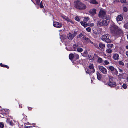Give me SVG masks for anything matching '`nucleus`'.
Here are the masks:
<instances>
[{"instance_id":"nucleus-1","label":"nucleus","mask_w":128,"mask_h":128,"mask_svg":"<svg viewBox=\"0 0 128 128\" xmlns=\"http://www.w3.org/2000/svg\"><path fill=\"white\" fill-rule=\"evenodd\" d=\"M109 29L110 32L114 35L116 36L121 34L122 32L121 29L113 24H112L110 25Z\"/></svg>"},{"instance_id":"nucleus-2","label":"nucleus","mask_w":128,"mask_h":128,"mask_svg":"<svg viewBox=\"0 0 128 128\" xmlns=\"http://www.w3.org/2000/svg\"><path fill=\"white\" fill-rule=\"evenodd\" d=\"M74 7L80 10H84L86 8V6L80 1H77L74 3Z\"/></svg>"},{"instance_id":"nucleus-3","label":"nucleus","mask_w":128,"mask_h":128,"mask_svg":"<svg viewBox=\"0 0 128 128\" xmlns=\"http://www.w3.org/2000/svg\"><path fill=\"white\" fill-rule=\"evenodd\" d=\"M110 36L108 34H106L103 36L102 37V40L107 42H110Z\"/></svg>"},{"instance_id":"nucleus-4","label":"nucleus","mask_w":128,"mask_h":128,"mask_svg":"<svg viewBox=\"0 0 128 128\" xmlns=\"http://www.w3.org/2000/svg\"><path fill=\"white\" fill-rule=\"evenodd\" d=\"M114 78L110 77V82L108 83V84L109 86L111 87H113L115 86L116 85V82H113Z\"/></svg>"},{"instance_id":"nucleus-5","label":"nucleus","mask_w":128,"mask_h":128,"mask_svg":"<svg viewBox=\"0 0 128 128\" xmlns=\"http://www.w3.org/2000/svg\"><path fill=\"white\" fill-rule=\"evenodd\" d=\"M77 34L76 32H74V33L72 34L70 33H69L68 35V39L70 40H72Z\"/></svg>"},{"instance_id":"nucleus-6","label":"nucleus","mask_w":128,"mask_h":128,"mask_svg":"<svg viewBox=\"0 0 128 128\" xmlns=\"http://www.w3.org/2000/svg\"><path fill=\"white\" fill-rule=\"evenodd\" d=\"M99 68L100 70L104 74H106L107 73V70L104 67L102 66H99Z\"/></svg>"},{"instance_id":"nucleus-7","label":"nucleus","mask_w":128,"mask_h":128,"mask_svg":"<svg viewBox=\"0 0 128 128\" xmlns=\"http://www.w3.org/2000/svg\"><path fill=\"white\" fill-rule=\"evenodd\" d=\"M98 15L100 18H104L106 16V12L104 10H101L99 12Z\"/></svg>"},{"instance_id":"nucleus-8","label":"nucleus","mask_w":128,"mask_h":128,"mask_svg":"<svg viewBox=\"0 0 128 128\" xmlns=\"http://www.w3.org/2000/svg\"><path fill=\"white\" fill-rule=\"evenodd\" d=\"M90 18L88 17H86L84 20V22H80V24L84 26V27L85 26L83 24H85V25H87L88 23H86V22L89 20Z\"/></svg>"},{"instance_id":"nucleus-9","label":"nucleus","mask_w":128,"mask_h":128,"mask_svg":"<svg viewBox=\"0 0 128 128\" xmlns=\"http://www.w3.org/2000/svg\"><path fill=\"white\" fill-rule=\"evenodd\" d=\"M109 18H110L109 17H106V18L102 19L103 26H106L108 24L109 21L108 20Z\"/></svg>"},{"instance_id":"nucleus-10","label":"nucleus","mask_w":128,"mask_h":128,"mask_svg":"<svg viewBox=\"0 0 128 128\" xmlns=\"http://www.w3.org/2000/svg\"><path fill=\"white\" fill-rule=\"evenodd\" d=\"M53 25L54 27L58 28H60L61 27H62V24L60 23H59L57 22H54L53 23Z\"/></svg>"},{"instance_id":"nucleus-11","label":"nucleus","mask_w":128,"mask_h":128,"mask_svg":"<svg viewBox=\"0 0 128 128\" xmlns=\"http://www.w3.org/2000/svg\"><path fill=\"white\" fill-rule=\"evenodd\" d=\"M62 16L64 19L65 20L67 21L68 22L71 23L72 24H73V22L68 17L64 16Z\"/></svg>"},{"instance_id":"nucleus-12","label":"nucleus","mask_w":128,"mask_h":128,"mask_svg":"<svg viewBox=\"0 0 128 128\" xmlns=\"http://www.w3.org/2000/svg\"><path fill=\"white\" fill-rule=\"evenodd\" d=\"M103 21L102 19L98 21L97 23V26L100 27L103 26Z\"/></svg>"},{"instance_id":"nucleus-13","label":"nucleus","mask_w":128,"mask_h":128,"mask_svg":"<svg viewBox=\"0 0 128 128\" xmlns=\"http://www.w3.org/2000/svg\"><path fill=\"white\" fill-rule=\"evenodd\" d=\"M89 12L92 16H94L96 14V10L94 9L91 10L89 11Z\"/></svg>"},{"instance_id":"nucleus-14","label":"nucleus","mask_w":128,"mask_h":128,"mask_svg":"<svg viewBox=\"0 0 128 128\" xmlns=\"http://www.w3.org/2000/svg\"><path fill=\"white\" fill-rule=\"evenodd\" d=\"M113 58L114 60H117L119 59L120 57L118 54H113Z\"/></svg>"},{"instance_id":"nucleus-15","label":"nucleus","mask_w":128,"mask_h":128,"mask_svg":"<svg viewBox=\"0 0 128 128\" xmlns=\"http://www.w3.org/2000/svg\"><path fill=\"white\" fill-rule=\"evenodd\" d=\"M123 19V17L121 15H119L116 18V20L118 22V21H122Z\"/></svg>"},{"instance_id":"nucleus-16","label":"nucleus","mask_w":128,"mask_h":128,"mask_svg":"<svg viewBox=\"0 0 128 128\" xmlns=\"http://www.w3.org/2000/svg\"><path fill=\"white\" fill-rule=\"evenodd\" d=\"M88 68L91 70V71L92 72H94L95 70L94 69L93 65L92 64H91L89 65Z\"/></svg>"},{"instance_id":"nucleus-17","label":"nucleus","mask_w":128,"mask_h":128,"mask_svg":"<svg viewBox=\"0 0 128 128\" xmlns=\"http://www.w3.org/2000/svg\"><path fill=\"white\" fill-rule=\"evenodd\" d=\"M83 38L84 39L87 41L88 42L92 44H94V43L92 42L88 38H86L85 36H84L83 37Z\"/></svg>"},{"instance_id":"nucleus-18","label":"nucleus","mask_w":128,"mask_h":128,"mask_svg":"<svg viewBox=\"0 0 128 128\" xmlns=\"http://www.w3.org/2000/svg\"><path fill=\"white\" fill-rule=\"evenodd\" d=\"M96 74L98 79L99 80H100L102 78V75L100 73L98 72H97Z\"/></svg>"},{"instance_id":"nucleus-19","label":"nucleus","mask_w":128,"mask_h":128,"mask_svg":"<svg viewBox=\"0 0 128 128\" xmlns=\"http://www.w3.org/2000/svg\"><path fill=\"white\" fill-rule=\"evenodd\" d=\"M85 70L86 73L89 74L90 75H91L92 74L94 73L92 72L91 71V70L88 68L87 70L86 69H85Z\"/></svg>"},{"instance_id":"nucleus-20","label":"nucleus","mask_w":128,"mask_h":128,"mask_svg":"<svg viewBox=\"0 0 128 128\" xmlns=\"http://www.w3.org/2000/svg\"><path fill=\"white\" fill-rule=\"evenodd\" d=\"M69 58L71 60H73V59L74 58V54H70L69 56Z\"/></svg>"},{"instance_id":"nucleus-21","label":"nucleus","mask_w":128,"mask_h":128,"mask_svg":"<svg viewBox=\"0 0 128 128\" xmlns=\"http://www.w3.org/2000/svg\"><path fill=\"white\" fill-rule=\"evenodd\" d=\"M106 52L107 53L110 54L112 53V50L110 48H108L106 49Z\"/></svg>"},{"instance_id":"nucleus-22","label":"nucleus","mask_w":128,"mask_h":128,"mask_svg":"<svg viewBox=\"0 0 128 128\" xmlns=\"http://www.w3.org/2000/svg\"><path fill=\"white\" fill-rule=\"evenodd\" d=\"M83 25L84 26H85V27H86L88 26H90L91 27H92L94 26V24L93 23H91L90 24L88 23V24H87V25H85V24H84Z\"/></svg>"},{"instance_id":"nucleus-23","label":"nucleus","mask_w":128,"mask_h":128,"mask_svg":"<svg viewBox=\"0 0 128 128\" xmlns=\"http://www.w3.org/2000/svg\"><path fill=\"white\" fill-rule=\"evenodd\" d=\"M112 73L116 75L118 74V72L115 68L112 71Z\"/></svg>"},{"instance_id":"nucleus-24","label":"nucleus","mask_w":128,"mask_h":128,"mask_svg":"<svg viewBox=\"0 0 128 128\" xmlns=\"http://www.w3.org/2000/svg\"><path fill=\"white\" fill-rule=\"evenodd\" d=\"M99 46L100 48L102 49H103L105 47V45L103 44L102 43L100 44H99Z\"/></svg>"},{"instance_id":"nucleus-25","label":"nucleus","mask_w":128,"mask_h":128,"mask_svg":"<svg viewBox=\"0 0 128 128\" xmlns=\"http://www.w3.org/2000/svg\"><path fill=\"white\" fill-rule=\"evenodd\" d=\"M90 2L91 3L94 4H98V3L96 1V0H90Z\"/></svg>"},{"instance_id":"nucleus-26","label":"nucleus","mask_w":128,"mask_h":128,"mask_svg":"<svg viewBox=\"0 0 128 128\" xmlns=\"http://www.w3.org/2000/svg\"><path fill=\"white\" fill-rule=\"evenodd\" d=\"M78 45L76 44H74L73 46V50L74 51H76L77 48H78Z\"/></svg>"},{"instance_id":"nucleus-27","label":"nucleus","mask_w":128,"mask_h":128,"mask_svg":"<svg viewBox=\"0 0 128 128\" xmlns=\"http://www.w3.org/2000/svg\"><path fill=\"white\" fill-rule=\"evenodd\" d=\"M109 69L110 70L113 71L115 69L114 67L112 66H108Z\"/></svg>"},{"instance_id":"nucleus-28","label":"nucleus","mask_w":128,"mask_h":128,"mask_svg":"<svg viewBox=\"0 0 128 128\" xmlns=\"http://www.w3.org/2000/svg\"><path fill=\"white\" fill-rule=\"evenodd\" d=\"M74 58H75V59H78L79 58V56L78 54H74Z\"/></svg>"},{"instance_id":"nucleus-29","label":"nucleus","mask_w":128,"mask_h":128,"mask_svg":"<svg viewBox=\"0 0 128 128\" xmlns=\"http://www.w3.org/2000/svg\"><path fill=\"white\" fill-rule=\"evenodd\" d=\"M77 51L78 52H81L83 51V49L81 48H78Z\"/></svg>"},{"instance_id":"nucleus-30","label":"nucleus","mask_w":128,"mask_h":128,"mask_svg":"<svg viewBox=\"0 0 128 128\" xmlns=\"http://www.w3.org/2000/svg\"><path fill=\"white\" fill-rule=\"evenodd\" d=\"M0 66H1L2 67L7 68H9V67L7 66L3 65L2 63L0 64Z\"/></svg>"},{"instance_id":"nucleus-31","label":"nucleus","mask_w":128,"mask_h":128,"mask_svg":"<svg viewBox=\"0 0 128 128\" xmlns=\"http://www.w3.org/2000/svg\"><path fill=\"white\" fill-rule=\"evenodd\" d=\"M84 36V34L82 33H81L78 36H77L78 38H80Z\"/></svg>"},{"instance_id":"nucleus-32","label":"nucleus","mask_w":128,"mask_h":128,"mask_svg":"<svg viewBox=\"0 0 128 128\" xmlns=\"http://www.w3.org/2000/svg\"><path fill=\"white\" fill-rule=\"evenodd\" d=\"M113 45L112 44H108L107 47L108 48H112L113 46Z\"/></svg>"},{"instance_id":"nucleus-33","label":"nucleus","mask_w":128,"mask_h":128,"mask_svg":"<svg viewBox=\"0 0 128 128\" xmlns=\"http://www.w3.org/2000/svg\"><path fill=\"white\" fill-rule=\"evenodd\" d=\"M122 87L124 89H126L127 88L126 85L124 84H123V85L122 86Z\"/></svg>"},{"instance_id":"nucleus-34","label":"nucleus","mask_w":128,"mask_h":128,"mask_svg":"<svg viewBox=\"0 0 128 128\" xmlns=\"http://www.w3.org/2000/svg\"><path fill=\"white\" fill-rule=\"evenodd\" d=\"M86 30L88 32H90L91 31V28L90 27H88L86 28Z\"/></svg>"},{"instance_id":"nucleus-35","label":"nucleus","mask_w":128,"mask_h":128,"mask_svg":"<svg viewBox=\"0 0 128 128\" xmlns=\"http://www.w3.org/2000/svg\"><path fill=\"white\" fill-rule=\"evenodd\" d=\"M102 59L100 58H98V62L99 63H101L102 62Z\"/></svg>"},{"instance_id":"nucleus-36","label":"nucleus","mask_w":128,"mask_h":128,"mask_svg":"<svg viewBox=\"0 0 128 128\" xmlns=\"http://www.w3.org/2000/svg\"><path fill=\"white\" fill-rule=\"evenodd\" d=\"M118 62L119 64L120 65L124 66V63L122 61H119Z\"/></svg>"},{"instance_id":"nucleus-37","label":"nucleus","mask_w":128,"mask_h":128,"mask_svg":"<svg viewBox=\"0 0 128 128\" xmlns=\"http://www.w3.org/2000/svg\"><path fill=\"white\" fill-rule=\"evenodd\" d=\"M75 19L78 22H80V19L79 18V17L78 16L76 17L75 18Z\"/></svg>"},{"instance_id":"nucleus-38","label":"nucleus","mask_w":128,"mask_h":128,"mask_svg":"<svg viewBox=\"0 0 128 128\" xmlns=\"http://www.w3.org/2000/svg\"><path fill=\"white\" fill-rule=\"evenodd\" d=\"M104 63L106 65H108L110 64L109 62L106 60L104 61Z\"/></svg>"},{"instance_id":"nucleus-39","label":"nucleus","mask_w":128,"mask_h":128,"mask_svg":"<svg viewBox=\"0 0 128 128\" xmlns=\"http://www.w3.org/2000/svg\"><path fill=\"white\" fill-rule=\"evenodd\" d=\"M38 5H39L40 2V0H35Z\"/></svg>"},{"instance_id":"nucleus-40","label":"nucleus","mask_w":128,"mask_h":128,"mask_svg":"<svg viewBox=\"0 0 128 128\" xmlns=\"http://www.w3.org/2000/svg\"><path fill=\"white\" fill-rule=\"evenodd\" d=\"M39 5H40V7L41 8H44V6L43 5L42 2H41L40 4H39Z\"/></svg>"},{"instance_id":"nucleus-41","label":"nucleus","mask_w":128,"mask_h":128,"mask_svg":"<svg viewBox=\"0 0 128 128\" xmlns=\"http://www.w3.org/2000/svg\"><path fill=\"white\" fill-rule=\"evenodd\" d=\"M128 10V8L126 7H124L123 8V10L125 12H126Z\"/></svg>"},{"instance_id":"nucleus-42","label":"nucleus","mask_w":128,"mask_h":128,"mask_svg":"<svg viewBox=\"0 0 128 128\" xmlns=\"http://www.w3.org/2000/svg\"><path fill=\"white\" fill-rule=\"evenodd\" d=\"M124 27L126 28H128V23H126L124 25Z\"/></svg>"},{"instance_id":"nucleus-43","label":"nucleus","mask_w":128,"mask_h":128,"mask_svg":"<svg viewBox=\"0 0 128 128\" xmlns=\"http://www.w3.org/2000/svg\"><path fill=\"white\" fill-rule=\"evenodd\" d=\"M4 124L2 123L0 124V127L2 128H3L4 127Z\"/></svg>"},{"instance_id":"nucleus-44","label":"nucleus","mask_w":128,"mask_h":128,"mask_svg":"<svg viewBox=\"0 0 128 128\" xmlns=\"http://www.w3.org/2000/svg\"><path fill=\"white\" fill-rule=\"evenodd\" d=\"M9 124H10V125L12 126H13L14 125V124L13 123L12 121L10 122H9Z\"/></svg>"},{"instance_id":"nucleus-45","label":"nucleus","mask_w":128,"mask_h":128,"mask_svg":"<svg viewBox=\"0 0 128 128\" xmlns=\"http://www.w3.org/2000/svg\"><path fill=\"white\" fill-rule=\"evenodd\" d=\"M121 2L122 3H124L126 2V0H120Z\"/></svg>"},{"instance_id":"nucleus-46","label":"nucleus","mask_w":128,"mask_h":128,"mask_svg":"<svg viewBox=\"0 0 128 128\" xmlns=\"http://www.w3.org/2000/svg\"><path fill=\"white\" fill-rule=\"evenodd\" d=\"M93 44L96 48H98V45L96 44H94H94Z\"/></svg>"},{"instance_id":"nucleus-47","label":"nucleus","mask_w":128,"mask_h":128,"mask_svg":"<svg viewBox=\"0 0 128 128\" xmlns=\"http://www.w3.org/2000/svg\"><path fill=\"white\" fill-rule=\"evenodd\" d=\"M11 121H10L9 119H7L6 121L7 123L9 124V122H10Z\"/></svg>"},{"instance_id":"nucleus-48","label":"nucleus","mask_w":128,"mask_h":128,"mask_svg":"<svg viewBox=\"0 0 128 128\" xmlns=\"http://www.w3.org/2000/svg\"><path fill=\"white\" fill-rule=\"evenodd\" d=\"M119 71L121 72H122L123 71L121 69H119Z\"/></svg>"},{"instance_id":"nucleus-49","label":"nucleus","mask_w":128,"mask_h":128,"mask_svg":"<svg viewBox=\"0 0 128 128\" xmlns=\"http://www.w3.org/2000/svg\"><path fill=\"white\" fill-rule=\"evenodd\" d=\"M126 54L128 57V51L126 52Z\"/></svg>"},{"instance_id":"nucleus-50","label":"nucleus","mask_w":128,"mask_h":128,"mask_svg":"<svg viewBox=\"0 0 128 128\" xmlns=\"http://www.w3.org/2000/svg\"><path fill=\"white\" fill-rule=\"evenodd\" d=\"M26 128H32L31 126H26Z\"/></svg>"},{"instance_id":"nucleus-51","label":"nucleus","mask_w":128,"mask_h":128,"mask_svg":"<svg viewBox=\"0 0 128 128\" xmlns=\"http://www.w3.org/2000/svg\"><path fill=\"white\" fill-rule=\"evenodd\" d=\"M126 48L128 50V46H126Z\"/></svg>"},{"instance_id":"nucleus-52","label":"nucleus","mask_w":128,"mask_h":128,"mask_svg":"<svg viewBox=\"0 0 128 128\" xmlns=\"http://www.w3.org/2000/svg\"><path fill=\"white\" fill-rule=\"evenodd\" d=\"M19 106L20 108H22V105L21 106H20V105H19Z\"/></svg>"},{"instance_id":"nucleus-53","label":"nucleus","mask_w":128,"mask_h":128,"mask_svg":"<svg viewBox=\"0 0 128 128\" xmlns=\"http://www.w3.org/2000/svg\"><path fill=\"white\" fill-rule=\"evenodd\" d=\"M127 82H128V77H127Z\"/></svg>"},{"instance_id":"nucleus-54","label":"nucleus","mask_w":128,"mask_h":128,"mask_svg":"<svg viewBox=\"0 0 128 128\" xmlns=\"http://www.w3.org/2000/svg\"><path fill=\"white\" fill-rule=\"evenodd\" d=\"M98 32H97L96 33V34H98Z\"/></svg>"},{"instance_id":"nucleus-55","label":"nucleus","mask_w":128,"mask_h":128,"mask_svg":"<svg viewBox=\"0 0 128 128\" xmlns=\"http://www.w3.org/2000/svg\"><path fill=\"white\" fill-rule=\"evenodd\" d=\"M127 66L128 68V64H127Z\"/></svg>"},{"instance_id":"nucleus-56","label":"nucleus","mask_w":128,"mask_h":128,"mask_svg":"<svg viewBox=\"0 0 128 128\" xmlns=\"http://www.w3.org/2000/svg\"><path fill=\"white\" fill-rule=\"evenodd\" d=\"M31 109L32 108H30H30H29V110H31Z\"/></svg>"},{"instance_id":"nucleus-57","label":"nucleus","mask_w":128,"mask_h":128,"mask_svg":"<svg viewBox=\"0 0 128 128\" xmlns=\"http://www.w3.org/2000/svg\"><path fill=\"white\" fill-rule=\"evenodd\" d=\"M127 38L128 39V35L127 36Z\"/></svg>"}]
</instances>
